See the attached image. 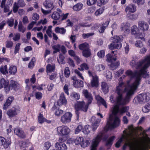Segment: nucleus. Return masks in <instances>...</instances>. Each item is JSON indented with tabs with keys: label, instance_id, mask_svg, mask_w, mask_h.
I'll return each mask as SVG.
<instances>
[{
	"label": "nucleus",
	"instance_id": "f257e3e1",
	"mask_svg": "<svg viewBox=\"0 0 150 150\" xmlns=\"http://www.w3.org/2000/svg\"><path fill=\"white\" fill-rule=\"evenodd\" d=\"M149 67L136 66L137 70L134 73L129 70L126 72L127 75L132 77H134L135 80L131 85L129 84L130 81H128L126 85H125L123 83H121L117 87L116 93L117 96L116 105L119 106L124 105L129 103L132 96L140 84L142 76L146 78L149 76V73H147L146 71Z\"/></svg>",
	"mask_w": 150,
	"mask_h": 150
},
{
	"label": "nucleus",
	"instance_id": "f03ea898",
	"mask_svg": "<svg viewBox=\"0 0 150 150\" xmlns=\"http://www.w3.org/2000/svg\"><path fill=\"white\" fill-rule=\"evenodd\" d=\"M126 135L128 137V138L125 137L127 142H125L123 146V150H125L126 146H128L130 149L133 150H136L139 148L138 141L137 138L133 136L132 133L127 134Z\"/></svg>",
	"mask_w": 150,
	"mask_h": 150
},
{
	"label": "nucleus",
	"instance_id": "7ed1b4c3",
	"mask_svg": "<svg viewBox=\"0 0 150 150\" xmlns=\"http://www.w3.org/2000/svg\"><path fill=\"white\" fill-rule=\"evenodd\" d=\"M110 39L112 40V43L110 44L109 45V49L112 50L121 48L122 44L121 42V39L120 37L114 35L113 37H111Z\"/></svg>",
	"mask_w": 150,
	"mask_h": 150
},
{
	"label": "nucleus",
	"instance_id": "20e7f679",
	"mask_svg": "<svg viewBox=\"0 0 150 150\" xmlns=\"http://www.w3.org/2000/svg\"><path fill=\"white\" fill-rule=\"evenodd\" d=\"M88 104L87 103L86 104L83 101L79 102H78L75 105V109L76 113L77 115V118L78 119L79 112V111H83L84 112H86L87 111L88 107Z\"/></svg>",
	"mask_w": 150,
	"mask_h": 150
},
{
	"label": "nucleus",
	"instance_id": "39448f33",
	"mask_svg": "<svg viewBox=\"0 0 150 150\" xmlns=\"http://www.w3.org/2000/svg\"><path fill=\"white\" fill-rule=\"evenodd\" d=\"M130 66H150V54L146 56L136 63L135 60H132L130 63Z\"/></svg>",
	"mask_w": 150,
	"mask_h": 150
},
{
	"label": "nucleus",
	"instance_id": "423d86ee",
	"mask_svg": "<svg viewBox=\"0 0 150 150\" xmlns=\"http://www.w3.org/2000/svg\"><path fill=\"white\" fill-rule=\"evenodd\" d=\"M120 122V119L118 117H115V119L113 120L112 117L110 115L107 122V125L108 128H114L119 126Z\"/></svg>",
	"mask_w": 150,
	"mask_h": 150
},
{
	"label": "nucleus",
	"instance_id": "0eeeda50",
	"mask_svg": "<svg viewBox=\"0 0 150 150\" xmlns=\"http://www.w3.org/2000/svg\"><path fill=\"white\" fill-rule=\"evenodd\" d=\"M129 109V106H124L119 108L117 105H115L113 108L112 113L115 116L117 115L118 113L122 115L124 113L127 112Z\"/></svg>",
	"mask_w": 150,
	"mask_h": 150
},
{
	"label": "nucleus",
	"instance_id": "6e6552de",
	"mask_svg": "<svg viewBox=\"0 0 150 150\" xmlns=\"http://www.w3.org/2000/svg\"><path fill=\"white\" fill-rule=\"evenodd\" d=\"M104 132L99 133L96 137L93 139L92 143L90 150H96L97 147L99 143L102 139L104 136Z\"/></svg>",
	"mask_w": 150,
	"mask_h": 150
},
{
	"label": "nucleus",
	"instance_id": "1a4fd4ad",
	"mask_svg": "<svg viewBox=\"0 0 150 150\" xmlns=\"http://www.w3.org/2000/svg\"><path fill=\"white\" fill-rule=\"evenodd\" d=\"M57 134L59 136H68L70 132V130L66 126H62L57 127Z\"/></svg>",
	"mask_w": 150,
	"mask_h": 150
},
{
	"label": "nucleus",
	"instance_id": "9d476101",
	"mask_svg": "<svg viewBox=\"0 0 150 150\" xmlns=\"http://www.w3.org/2000/svg\"><path fill=\"white\" fill-rule=\"evenodd\" d=\"M137 99V101L140 103H145L150 100V93H148L140 94Z\"/></svg>",
	"mask_w": 150,
	"mask_h": 150
},
{
	"label": "nucleus",
	"instance_id": "9b49d317",
	"mask_svg": "<svg viewBox=\"0 0 150 150\" xmlns=\"http://www.w3.org/2000/svg\"><path fill=\"white\" fill-rule=\"evenodd\" d=\"M106 61L109 63H111V65L108 66H120V62L119 61H116L117 58L114 57L113 54H108L106 56Z\"/></svg>",
	"mask_w": 150,
	"mask_h": 150
},
{
	"label": "nucleus",
	"instance_id": "f8f14e48",
	"mask_svg": "<svg viewBox=\"0 0 150 150\" xmlns=\"http://www.w3.org/2000/svg\"><path fill=\"white\" fill-rule=\"evenodd\" d=\"M4 87L6 92L9 91L10 90L9 82L6 81L4 78H2L0 80V88Z\"/></svg>",
	"mask_w": 150,
	"mask_h": 150
},
{
	"label": "nucleus",
	"instance_id": "ddd939ff",
	"mask_svg": "<svg viewBox=\"0 0 150 150\" xmlns=\"http://www.w3.org/2000/svg\"><path fill=\"white\" fill-rule=\"evenodd\" d=\"M130 24L128 23H123L121 25L120 29L125 34H128L130 33Z\"/></svg>",
	"mask_w": 150,
	"mask_h": 150
},
{
	"label": "nucleus",
	"instance_id": "4468645a",
	"mask_svg": "<svg viewBox=\"0 0 150 150\" xmlns=\"http://www.w3.org/2000/svg\"><path fill=\"white\" fill-rule=\"evenodd\" d=\"M72 116V114L70 112H66L62 116L61 119V121L64 123L69 122L71 121Z\"/></svg>",
	"mask_w": 150,
	"mask_h": 150
},
{
	"label": "nucleus",
	"instance_id": "2eb2a0df",
	"mask_svg": "<svg viewBox=\"0 0 150 150\" xmlns=\"http://www.w3.org/2000/svg\"><path fill=\"white\" fill-rule=\"evenodd\" d=\"M83 94L86 99L87 100L88 103L90 104L93 100L92 95L88 92L87 90H84L83 91Z\"/></svg>",
	"mask_w": 150,
	"mask_h": 150
},
{
	"label": "nucleus",
	"instance_id": "dca6fc26",
	"mask_svg": "<svg viewBox=\"0 0 150 150\" xmlns=\"http://www.w3.org/2000/svg\"><path fill=\"white\" fill-rule=\"evenodd\" d=\"M139 28L143 31H145L147 30L149 28L148 24L144 23V21H140L138 23Z\"/></svg>",
	"mask_w": 150,
	"mask_h": 150
},
{
	"label": "nucleus",
	"instance_id": "f3484780",
	"mask_svg": "<svg viewBox=\"0 0 150 150\" xmlns=\"http://www.w3.org/2000/svg\"><path fill=\"white\" fill-rule=\"evenodd\" d=\"M91 86L92 87H97L99 86V80L97 75L93 76V78L91 82Z\"/></svg>",
	"mask_w": 150,
	"mask_h": 150
},
{
	"label": "nucleus",
	"instance_id": "a211bd4d",
	"mask_svg": "<svg viewBox=\"0 0 150 150\" xmlns=\"http://www.w3.org/2000/svg\"><path fill=\"white\" fill-rule=\"evenodd\" d=\"M43 5L46 8H49L51 10L54 7L51 0H46L43 3Z\"/></svg>",
	"mask_w": 150,
	"mask_h": 150
},
{
	"label": "nucleus",
	"instance_id": "6ab92c4d",
	"mask_svg": "<svg viewBox=\"0 0 150 150\" xmlns=\"http://www.w3.org/2000/svg\"><path fill=\"white\" fill-rule=\"evenodd\" d=\"M14 133L21 138L25 137V134L24 132L20 129L16 128L14 129Z\"/></svg>",
	"mask_w": 150,
	"mask_h": 150
},
{
	"label": "nucleus",
	"instance_id": "aec40b11",
	"mask_svg": "<svg viewBox=\"0 0 150 150\" xmlns=\"http://www.w3.org/2000/svg\"><path fill=\"white\" fill-rule=\"evenodd\" d=\"M57 12H54L51 16L52 18L56 20H58L59 19L62 13V11L59 9H57Z\"/></svg>",
	"mask_w": 150,
	"mask_h": 150
},
{
	"label": "nucleus",
	"instance_id": "412c9836",
	"mask_svg": "<svg viewBox=\"0 0 150 150\" xmlns=\"http://www.w3.org/2000/svg\"><path fill=\"white\" fill-rule=\"evenodd\" d=\"M66 100L63 93H61L60 96V98L58 101L57 102V105L60 106L62 105H65L66 104Z\"/></svg>",
	"mask_w": 150,
	"mask_h": 150
},
{
	"label": "nucleus",
	"instance_id": "4be33fe9",
	"mask_svg": "<svg viewBox=\"0 0 150 150\" xmlns=\"http://www.w3.org/2000/svg\"><path fill=\"white\" fill-rule=\"evenodd\" d=\"M55 148L58 150H67V149L66 145L65 144H60L58 142L56 143Z\"/></svg>",
	"mask_w": 150,
	"mask_h": 150
},
{
	"label": "nucleus",
	"instance_id": "5701e85b",
	"mask_svg": "<svg viewBox=\"0 0 150 150\" xmlns=\"http://www.w3.org/2000/svg\"><path fill=\"white\" fill-rule=\"evenodd\" d=\"M109 22V21H107L100 25L99 30V31L100 33H103L104 32L106 28L108 26Z\"/></svg>",
	"mask_w": 150,
	"mask_h": 150
},
{
	"label": "nucleus",
	"instance_id": "b1692460",
	"mask_svg": "<svg viewBox=\"0 0 150 150\" xmlns=\"http://www.w3.org/2000/svg\"><path fill=\"white\" fill-rule=\"evenodd\" d=\"M14 99V98L13 96H11L9 97L4 105L3 107L4 109L6 110L8 107L10 105Z\"/></svg>",
	"mask_w": 150,
	"mask_h": 150
},
{
	"label": "nucleus",
	"instance_id": "393cba45",
	"mask_svg": "<svg viewBox=\"0 0 150 150\" xmlns=\"http://www.w3.org/2000/svg\"><path fill=\"white\" fill-rule=\"evenodd\" d=\"M73 85L76 88L83 87V82L80 80H75L73 81Z\"/></svg>",
	"mask_w": 150,
	"mask_h": 150
},
{
	"label": "nucleus",
	"instance_id": "a878e982",
	"mask_svg": "<svg viewBox=\"0 0 150 150\" xmlns=\"http://www.w3.org/2000/svg\"><path fill=\"white\" fill-rule=\"evenodd\" d=\"M136 6L133 4H132L127 6L126 8L125 11L127 12L129 11V13H133L136 11Z\"/></svg>",
	"mask_w": 150,
	"mask_h": 150
},
{
	"label": "nucleus",
	"instance_id": "bb28decb",
	"mask_svg": "<svg viewBox=\"0 0 150 150\" xmlns=\"http://www.w3.org/2000/svg\"><path fill=\"white\" fill-rule=\"evenodd\" d=\"M79 49L82 51L86 50L89 48V45L87 42L80 44L79 46Z\"/></svg>",
	"mask_w": 150,
	"mask_h": 150
},
{
	"label": "nucleus",
	"instance_id": "cd10ccee",
	"mask_svg": "<svg viewBox=\"0 0 150 150\" xmlns=\"http://www.w3.org/2000/svg\"><path fill=\"white\" fill-rule=\"evenodd\" d=\"M7 115L10 117L15 116L17 115L16 109L15 108L8 110L7 112Z\"/></svg>",
	"mask_w": 150,
	"mask_h": 150
},
{
	"label": "nucleus",
	"instance_id": "c85d7f7f",
	"mask_svg": "<svg viewBox=\"0 0 150 150\" xmlns=\"http://www.w3.org/2000/svg\"><path fill=\"white\" fill-rule=\"evenodd\" d=\"M91 130L90 127L88 125H86L82 127V132L85 134H88L90 132Z\"/></svg>",
	"mask_w": 150,
	"mask_h": 150
},
{
	"label": "nucleus",
	"instance_id": "c756f323",
	"mask_svg": "<svg viewBox=\"0 0 150 150\" xmlns=\"http://www.w3.org/2000/svg\"><path fill=\"white\" fill-rule=\"evenodd\" d=\"M54 31L56 33H60L62 34H64L66 31V30L64 28L59 27H56Z\"/></svg>",
	"mask_w": 150,
	"mask_h": 150
},
{
	"label": "nucleus",
	"instance_id": "7c9ffc66",
	"mask_svg": "<svg viewBox=\"0 0 150 150\" xmlns=\"http://www.w3.org/2000/svg\"><path fill=\"white\" fill-rule=\"evenodd\" d=\"M131 33L132 35H138L139 33V30L137 26L134 25L131 29Z\"/></svg>",
	"mask_w": 150,
	"mask_h": 150
},
{
	"label": "nucleus",
	"instance_id": "2f4dec72",
	"mask_svg": "<svg viewBox=\"0 0 150 150\" xmlns=\"http://www.w3.org/2000/svg\"><path fill=\"white\" fill-rule=\"evenodd\" d=\"M11 142L10 139H5L4 142H3V144L1 145L0 146H3L4 148L6 149L11 144Z\"/></svg>",
	"mask_w": 150,
	"mask_h": 150
},
{
	"label": "nucleus",
	"instance_id": "473e14b6",
	"mask_svg": "<svg viewBox=\"0 0 150 150\" xmlns=\"http://www.w3.org/2000/svg\"><path fill=\"white\" fill-rule=\"evenodd\" d=\"M101 87L102 90L105 93H106L108 92V87L106 83L102 82L101 83Z\"/></svg>",
	"mask_w": 150,
	"mask_h": 150
},
{
	"label": "nucleus",
	"instance_id": "72a5a7b5",
	"mask_svg": "<svg viewBox=\"0 0 150 150\" xmlns=\"http://www.w3.org/2000/svg\"><path fill=\"white\" fill-rule=\"evenodd\" d=\"M82 53L83 55L86 58L90 57L91 54V50L89 48L86 50L82 51Z\"/></svg>",
	"mask_w": 150,
	"mask_h": 150
},
{
	"label": "nucleus",
	"instance_id": "f704fd0d",
	"mask_svg": "<svg viewBox=\"0 0 150 150\" xmlns=\"http://www.w3.org/2000/svg\"><path fill=\"white\" fill-rule=\"evenodd\" d=\"M18 85V84L16 81H12L11 84L9 85V87H10V89H11L13 88V89L15 91H16L17 90Z\"/></svg>",
	"mask_w": 150,
	"mask_h": 150
},
{
	"label": "nucleus",
	"instance_id": "c9c22d12",
	"mask_svg": "<svg viewBox=\"0 0 150 150\" xmlns=\"http://www.w3.org/2000/svg\"><path fill=\"white\" fill-rule=\"evenodd\" d=\"M96 100L100 101L105 107V108H107V105L106 104V102L104 100L103 98L99 96H98L96 97Z\"/></svg>",
	"mask_w": 150,
	"mask_h": 150
},
{
	"label": "nucleus",
	"instance_id": "e433bc0d",
	"mask_svg": "<svg viewBox=\"0 0 150 150\" xmlns=\"http://www.w3.org/2000/svg\"><path fill=\"white\" fill-rule=\"evenodd\" d=\"M109 0H98L97 1V5L99 7L102 6L106 4Z\"/></svg>",
	"mask_w": 150,
	"mask_h": 150
},
{
	"label": "nucleus",
	"instance_id": "4c0bfd02",
	"mask_svg": "<svg viewBox=\"0 0 150 150\" xmlns=\"http://www.w3.org/2000/svg\"><path fill=\"white\" fill-rule=\"evenodd\" d=\"M104 7H101L98 9L94 13L95 15L96 16H100L104 12Z\"/></svg>",
	"mask_w": 150,
	"mask_h": 150
},
{
	"label": "nucleus",
	"instance_id": "58836bf2",
	"mask_svg": "<svg viewBox=\"0 0 150 150\" xmlns=\"http://www.w3.org/2000/svg\"><path fill=\"white\" fill-rule=\"evenodd\" d=\"M83 6L82 4L78 3L73 6V9L75 11H79L81 9Z\"/></svg>",
	"mask_w": 150,
	"mask_h": 150
},
{
	"label": "nucleus",
	"instance_id": "ea45409f",
	"mask_svg": "<svg viewBox=\"0 0 150 150\" xmlns=\"http://www.w3.org/2000/svg\"><path fill=\"white\" fill-rule=\"evenodd\" d=\"M100 122L99 120H97L95 122L93 123L92 125V129L93 131H95L99 125V124Z\"/></svg>",
	"mask_w": 150,
	"mask_h": 150
},
{
	"label": "nucleus",
	"instance_id": "a19ab883",
	"mask_svg": "<svg viewBox=\"0 0 150 150\" xmlns=\"http://www.w3.org/2000/svg\"><path fill=\"white\" fill-rule=\"evenodd\" d=\"M52 48L54 50V51L53 52V53H55L60 51L61 48L60 45L59 44L54 45L52 46Z\"/></svg>",
	"mask_w": 150,
	"mask_h": 150
},
{
	"label": "nucleus",
	"instance_id": "79ce46f5",
	"mask_svg": "<svg viewBox=\"0 0 150 150\" xmlns=\"http://www.w3.org/2000/svg\"><path fill=\"white\" fill-rule=\"evenodd\" d=\"M9 72L11 74H14L17 71L16 66H10L8 70Z\"/></svg>",
	"mask_w": 150,
	"mask_h": 150
},
{
	"label": "nucleus",
	"instance_id": "37998d69",
	"mask_svg": "<svg viewBox=\"0 0 150 150\" xmlns=\"http://www.w3.org/2000/svg\"><path fill=\"white\" fill-rule=\"evenodd\" d=\"M14 19L13 18L11 17L10 19L6 21V23L8 26L10 27H12L14 25Z\"/></svg>",
	"mask_w": 150,
	"mask_h": 150
},
{
	"label": "nucleus",
	"instance_id": "c03bdc74",
	"mask_svg": "<svg viewBox=\"0 0 150 150\" xmlns=\"http://www.w3.org/2000/svg\"><path fill=\"white\" fill-rule=\"evenodd\" d=\"M89 143V142L88 140H84L82 138L81 145L82 147H85L88 146Z\"/></svg>",
	"mask_w": 150,
	"mask_h": 150
},
{
	"label": "nucleus",
	"instance_id": "a18cd8bd",
	"mask_svg": "<svg viewBox=\"0 0 150 150\" xmlns=\"http://www.w3.org/2000/svg\"><path fill=\"white\" fill-rule=\"evenodd\" d=\"M18 31L22 33H24L26 30V28L23 27L22 22H20L18 25Z\"/></svg>",
	"mask_w": 150,
	"mask_h": 150
},
{
	"label": "nucleus",
	"instance_id": "49530a36",
	"mask_svg": "<svg viewBox=\"0 0 150 150\" xmlns=\"http://www.w3.org/2000/svg\"><path fill=\"white\" fill-rule=\"evenodd\" d=\"M127 17L130 19L131 20H135L137 19V16L136 14H132L128 13L127 15Z\"/></svg>",
	"mask_w": 150,
	"mask_h": 150
},
{
	"label": "nucleus",
	"instance_id": "de8ad7c7",
	"mask_svg": "<svg viewBox=\"0 0 150 150\" xmlns=\"http://www.w3.org/2000/svg\"><path fill=\"white\" fill-rule=\"evenodd\" d=\"M64 58V56L62 54H60L59 55V58L57 60L59 63L61 64H64L65 63Z\"/></svg>",
	"mask_w": 150,
	"mask_h": 150
},
{
	"label": "nucleus",
	"instance_id": "09e8293b",
	"mask_svg": "<svg viewBox=\"0 0 150 150\" xmlns=\"http://www.w3.org/2000/svg\"><path fill=\"white\" fill-rule=\"evenodd\" d=\"M97 55L99 58H103L105 56V51L104 50L100 51L98 52Z\"/></svg>",
	"mask_w": 150,
	"mask_h": 150
},
{
	"label": "nucleus",
	"instance_id": "8fccbe9b",
	"mask_svg": "<svg viewBox=\"0 0 150 150\" xmlns=\"http://www.w3.org/2000/svg\"><path fill=\"white\" fill-rule=\"evenodd\" d=\"M0 71L3 74H8V71L6 66H1L0 68Z\"/></svg>",
	"mask_w": 150,
	"mask_h": 150
},
{
	"label": "nucleus",
	"instance_id": "3c124183",
	"mask_svg": "<svg viewBox=\"0 0 150 150\" xmlns=\"http://www.w3.org/2000/svg\"><path fill=\"white\" fill-rule=\"evenodd\" d=\"M97 0H87L86 4L88 6H91L95 4Z\"/></svg>",
	"mask_w": 150,
	"mask_h": 150
},
{
	"label": "nucleus",
	"instance_id": "603ef678",
	"mask_svg": "<svg viewBox=\"0 0 150 150\" xmlns=\"http://www.w3.org/2000/svg\"><path fill=\"white\" fill-rule=\"evenodd\" d=\"M19 7L18 3L16 2L14 3L13 6V11L14 13H16Z\"/></svg>",
	"mask_w": 150,
	"mask_h": 150
},
{
	"label": "nucleus",
	"instance_id": "864d4df0",
	"mask_svg": "<svg viewBox=\"0 0 150 150\" xmlns=\"http://www.w3.org/2000/svg\"><path fill=\"white\" fill-rule=\"evenodd\" d=\"M70 71L68 67H66L64 71V75L67 78L69 76L70 74Z\"/></svg>",
	"mask_w": 150,
	"mask_h": 150
},
{
	"label": "nucleus",
	"instance_id": "5fc2aeb1",
	"mask_svg": "<svg viewBox=\"0 0 150 150\" xmlns=\"http://www.w3.org/2000/svg\"><path fill=\"white\" fill-rule=\"evenodd\" d=\"M82 137H78L75 139L74 141V143L76 145H78L80 144L81 145V140Z\"/></svg>",
	"mask_w": 150,
	"mask_h": 150
},
{
	"label": "nucleus",
	"instance_id": "6e6d98bb",
	"mask_svg": "<svg viewBox=\"0 0 150 150\" xmlns=\"http://www.w3.org/2000/svg\"><path fill=\"white\" fill-rule=\"evenodd\" d=\"M55 68V66H47V72L48 73L54 71Z\"/></svg>",
	"mask_w": 150,
	"mask_h": 150
},
{
	"label": "nucleus",
	"instance_id": "4d7b16f0",
	"mask_svg": "<svg viewBox=\"0 0 150 150\" xmlns=\"http://www.w3.org/2000/svg\"><path fill=\"white\" fill-rule=\"evenodd\" d=\"M115 137V136H112L110 137L106 143V145H111L112 144V142L114 140Z\"/></svg>",
	"mask_w": 150,
	"mask_h": 150
},
{
	"label": "nucleus",
	"instance_id": "13d9d810",
	"mask_svg": "<svg viewBox=\"0 0 150 150\" xmlns=\"http://www.w3.org/2000/svg\"><path fill=\"white\" fill-rule=\"evenodd\" d=\"M94 34L93 33H83L82 34V37L83 39H86L89 37L93 35Z\"/></svg>",
	"mask_w": 150,
	"mask_h": 150
},
{
	"label": "nucleus",
	"instance_id": "bf43d9fd",
	"mask_svg": "<svg viewBox=\"0 0 150 150\" xmlns=\"http://www.w3.org/2000/svg\"><path fill=\"white\" fill-rule=\"evenodd\" d=\"M18 4L19 7H23L25 5V3L24 1L23 0H18Z\"/></svg>",
	"mask_w": 150,
	"mask_h": 150
},
{
	"label": "nucleus",
	"instance_id": "052dcab7",
	"mask_svg": "<svg viewBox=\"0 0 150 150\" xmlns=\"http://www.w3.org/2000/svg\"><path fill=\"white\" fill-rule=\"evenodd\" d=\"M21 45V44L20 43H18L16 44L14 52L15 54H16L18 52Z\"/></svg>",
	"mask_w": 150,
	"mask_h": 150
},
{
	"label": "nucleus",
	"instance_id": "680f3d73",
	"mask_svg": "<svg viewBox=\"0 0 150 150\" xmlns=\"http://www.w3.org/2000/svg\"><path fill=\"white\" fill-rule=\"evenodd\" d=\"M82 127L80 125H79L75 129V133L76 134H78L79 132L81 130H82Z\"/></svg>",
	"mask_w": 150,
	"mask_h": 150
},
{
	"label": "nucleus",
	"instance_id": "e2e57ef3",
	"mask_svg": "<svg viewBox=\"0 0 150 150\" xmlns=\"http://www.w3.org/2000/svg\"><path fill=\"white\" fill-rule=\"evenodd\" d=\"M71 96L74 99L76 100H78L79 98V96L77 93L74 92L72 93Z\"/></svg>",
	"mask_w": 150,
	"mask_h": 150
},
{
	"label": "nucleus",
	"instance_id": "0e129e2a",
	"mask_svg": "<svg viewBox=\"0 0 150 150\" xmlns=\"http://www.w3.org/2000/svg\"><path fill=\"white\" fill-rule=\"evenodd\" d=\"M13 42L12 41H7L6 46L7 48H11L12 47Z\"/></svg>",
	"mask_w": 150,
	"mask_h": 150
},
{
	"label": "nucleus",
	"instance_id": "69168bd1",
	"mask_svg": "<svg viewBox=\"0 0 150 150\" xmlns=\"http://www.w3.org/2000/svg\"><path fill=\"white\" fill-rule=\"evenodd\" d=\"M68 136H64L62 137H60L59 139V142L60 144H62L63 142H65L68 138Z\"/></svg>",
	"mask_w": 150,
	"mask_h": 150
},
{
	"label": "nucleus",
	"instance_id": "338daca9",
	"mask_svg": "<svg viewBox=\"0 0 150 150\" xmlns=\"http://www.w3.org/2000/svg\"><path fill=\"white\" fill-rule=\"evenodd\" d=\"M47 23V21L46 18H44L43 20H41L39 21L38 22L37 25H40L41 23H42L43 25H44Z\"/></svg>",
	"mask_w": 150,
	"mask_h": 150
},
{
	"label": "nucleus",
	"instance_id": "774afa93",
	"mask_svg": "<svg viewBox=\"0 0 150 150\" xmlns=\"http://www.w3.org/2000/svg\"><path fill=\"white\" fill-rule=\"evenodd\" d=\"M63 113V111L60 109H57L55 112V114L56 115L59 116Z\"/></svg>",
	"mask_w": 150,
	"mask_h": 150
}]
</instances>
